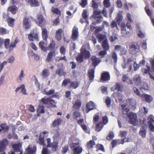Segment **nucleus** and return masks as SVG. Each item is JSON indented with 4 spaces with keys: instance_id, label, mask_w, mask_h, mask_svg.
I'll return each instance as SVG.
<instances>
[{
    "instance_id": "nucleus-1",
    "label": "nucleus",
    "mask_w": 154,
    "mask_h": 154,
    "mask_svg": "<svg viewBox=\"0 0 154 154\" xmlns=\"http://www.w3.org/2000/svg\"><path fill=\"white\" fill-rule=\"evenodd\" d=\"M125 107L126 106L125 105L123 104L122 105V107L123 109V114L127 115L129 119L130 122L133 125H135L137 122L136 114L130 111L128 108H125Z\"/></svg>"
},
{
    "instance_id": "nucleus-2",
    "label": "nucleus",
    "mask_w": 154,
    "mask_h": 154,
    "mask_svg": "<svg viewBox=\"0 0 154 154\" xmlns=\"http://www.w3.org/2000/svg\"><path fill=\"white\" fill-rule=\"evenodd\" d=\"M133 60L131 58L128 59L127 62H125V59H124L123 62L122 64V66L123 69H126V71L127 72H130L131 69Z\"/></svg>"
},
{
    "instance_id": "nucleus-3",
    "label": "nucleus",
    "mask_w": 154,
    "mask_h": 154,
    "mask_svg": "<svg viewBox=\"0 0 154 154\" xmlns=\"http://www.w3.org/2000/svg\"><path fill=\"white\" fill-rule=\"evenodd\" d=\"M22 144L19 143L14 144L13 147L14 150H11L8 152L9 154H22L23 150L22 149Z\"/></svg>"
},
{
    "instance_id": "nucleus-4",
    "label": "nucleus",
    "mask_w": 154,
    "mask_h": 154,
    "mask_svg": "<svg viewBox=\"0 0 154 154\" xmlns=\"http://www.w3.org/2000/svg\"><path fill=\"white\" fill-rule=\"evenodd\" d=\"M129 49L130 53L132 54H135L140 51L139 45L136 42L130 43Z\"/></svg>"
},
{
    "instance_id": "nucleus-5",
    "label": "nucleus",
    "mask_w": 154,
    "mask_h": 154,
    "mask_svg": "<svg viewBox=\"0 0 154 154\" xmlns=\"http://www.w3.org/2000/svg\"><path fill=\"white\" fill-rule=\"evenodd\" d=\"M47 145L46 147L51 148L52 152H55L57 151L58 148V142L55 141L54 140L53 143L51 142L50 138L47 139Z\"/></svg>"
},
{
    "instance_id": "nucleus-6",
    "label": "nucleus",
    "mask_w": 154,
    "mask_h": 154,
    "mask_svg": "<svg viewBox=\"0 0 154 154\" xmlns=\"http://www.w3.org/2000/svg\"><path fill=\"white\" fill-rule=\"evenodd\" d=\"M79 143H72L70 144V147L71 148H73V154H79L82 152V149L81 147L78 146Z\"/></svg>"
},
{
    "instance_id": "nucleus-7",
    "label": "nucleus",
    "mask_w": 154,
    "mask_h": 154,
    "mask_svg": "<svg viewBox=\"0 0 154 154\" xmlns=\"http://www.w3.org/2000/svg\"><path fill=\"white\" fill-rule=\"evenodd\" d=\"M147 123L149 128L151 131L154 132V117L152 115L148 116Z\"/></svg>"
},
{
    "instance_id": "nucleus-8",
    "label": "nucleus",
    "mask_w": 154,
    "mask_h": 154,
    "mask_svg": "<svg viewBox=\"0 0 154 154\" xmlns=\"http://www.w3.org/2000/svg\"><path fill=\"white\" fill-rule=\"evenodd\" d=\"M78 36L79 32L78 28L75 26L73 27L72 30L71 38L72 40L75 41L78 39Z\"/></svg>"
},
{
    "instance_id": "nucleus-9",
    "label": "nucleus",
    "mask_w": 154,
    "mask_h": 154,
    "mask_svg": "<svg viewBox=\"0 0 154 154\" xmlns=\"http://www.w3.org/2000/svg\"><path fill=\"white\" fill-rule=\"evenodd\" d=\"M45 22L46 21L42 15H39L38 16L36 23L39 26H43L45 24Z\"/></svg>"
},
{
    "instance_id": "nucleus-10",
    "label": "nucleus",
    "mask_w": 154,
    "mask_h": 154,
    "mask_svg": "<svg viewBox=\"0 0 154 154\" xmlns=\"http://www.w3.org/2000/svg\"><path fill=\"white\" fill-rule=\"evenodd\" d=\"M8 143V141L7 139H4L2 141H0V152H5L6 146Z\"/></svg>"
},
{
    "instance_id": "nucleus-11",
    "label": "nucleus",
    "mask_w": 154,
    "mask_h": 154,
    "mask_svg": "<svg viewBox=\"0 0 154 154\" xmlns=\"http://www.w3.org/2000/svg\"><path fill=\"white\" fill-rule=\"evenodd\" d=\"M80 51V54L82 55L83 57H85V58H88L90 57V54L89 51L87 50L84 47L82 46Z\"/></svg>"
},
{
    "instance_id": "nucleus-12",
    "label": "nucleus",
    "mask_w": 154,
    "mask_h": 154,
    "mask_svg": "<svg viewBox=\"0 0 154 154\" xmlns=\"http://www.w3.org/2000/svg\"><path fill=\"white\" fill-rule=\"evenodd\" d=\"M91 60L92 62V65L94 66V69L101 61V60L99 58H97L96 56H92L91 58Z\"/></svg>"
},
{
    "instance_id": "nucleus-13",
    "label": "nucleus",
    "mask_w": 154,
    "mask_h": 154,
    "mask_svg": "<svg viewBox=\"0 0 154 154\" xmlns=\"http://www.w3.org/2000/svg\"><path fill=\"white\" fill-rule=\"evenodd\" d=\"M28 38L30 41H33L34 39L36 41L38 42L39 41V38L37 33H35L34 31H32L30 33L29 35Z\"/></svg>"
},
{
    "instance_id": "nucleus-14",
    "label": "nucleus",
    "mask_w": 154,
    "mask_h": 154,
    "mask_svg": "<svg viewBox=\"0 0 154 154\" xmlns=\"http://www.w3.org/2000/svg\"><path fill=\"white\" fill-rule=\"evenodd\" d=\"M111 90L113 91L116 90L118 91H122L124 90V86L122 84L117 83L112 88Z\"/></svg>"
},
{
    "instance_id": "nucleus-15",
    "label": "nucleus",
    "mask_w": 154,
    "mask_h": 154,
    "mask_svg": "<svg viewBox=\"0 0 154 154\" xmlns=\"http://www.w3.org/2000/svg\"><path fill=\"white\" fill-rule=\"evenodd\" d=\"M52 133L54 134L53 138L54 141L58 142L61 139L60 133L57 130L54 129L52 131Z\"/></svg>"
},
{
    "instance_id": "nucleus-16",
    "label": "nucleus",
    "mask_w": 154,
    "mask_h": 154,
    "mask_svg": "<svg viewBox=\"0 0 154 154\" xmlns=\"http://www.w3.org/2000/svg\"><path fill=\"white\" fill-rule=\"evenodd\" d=\"M110 79V76L109 73L108 72H104L101 75V81H109Z\"/></svg>"
},
{
    "instance_id": "nucleus-17",
    "label": "nucleus",
    "mask_w": 154,
    "mask_h": 154,
    "mask_svg": "<svg viewBox=\"0 0 154 154\" xmlns=\"http://www.w3.org/2000/svg\"><path fill=\"white\" fill-rule=\"evenodd\" d=\"M36 150V146L35 145H30L26 149V150L27 151L29 154H35L34 152Z\"/></svg>"
},
{
    "instance_id": "nucleus-18",
    "label": "nucleus",
    "mask_w": 154,
    "mask_h": 154,
    "mask_svg": "<svg viewBox=\"0 0 154 154\" xmlns=\"http://www.w3.org/2000/svg\"><path fill=\"white\" fill-rule=\"evenodd\" d=\"M23 25L24 28L28 29L30 28L31 26V22L30 20L26 17H25L23 22Z\"/></svg>"
},
{
    "instance_id": "nucleus-19",
    "label": "nucleus",
    "mask_w": 154,
    "mask_h": 154,
    "mask_svg": "<svg viewBox=\"0 0 154 154\" xmlns=\"http://www.w3.org/2000/svg\"><path fill=\"white\" fill-rule=\"evenodd\" d=\"M73 111L75 110H78L81 105V102L79 100H77L75 102H73Z\"/></svg>"
},
{
    "instance_id": "nucleus-20",
    "label": "nucleus",
    "mask_w": 154,
    "mask_h": 154,
    "mask_svg": "<svg viewBox=\"0 0 154 154\" xmlns=\"http://www.w3.org/2000/svg\"><path fill=\"white\" fill-rule=\"evenodd\" d=\"M141 98L144 99L148 103L151 102L153 100V97L150 95L143 94L141 95Z\"/></svg>"
},
{
    "instance_id": "nucleus-21",
    "label": "nucleus",
    "mask_w": 154,
    "mask_h": 154,
    "mask_svg": "<svg viewBox=\"0 0 154 154\" xmlns=\"http://www.w3.org/2000/svg\"><path fill=\"white\" fill-rule=\"evenodd\" d=\"M86 106L87 108L86 109V112L88 113L90 111L93 109L95 108V105L92 101H91L87 104Z\"/></svg>"
},
{
    "instance_id": "nucleus-22",
    "label": "nucleus",
    "mask_w": 154,
    "mask_h": 154,
    "mask_svg": "<svg viewBox=\"0 0 154 154\" xmlns=\"http://www.w3.org/2000/svg\"><path fill=\"white\" fill-rule=\"evenodd\" d=\"M146 127L143 126L140 129L139 131V134L143 138H145L146 136Z\"/></svg>"
},
{
    "instance_id": "nucleus-23",
    "label": "nucleus",
    "mask_w": 154,
    "mask_h": 154,
    "mask_svg": "<svg viewBox=\"0 0 154 154\" xmlns=\"http://www.w3.org/2000/svg\"><path fill=\"white\" fill-rule=\"evenodd\" d=\"M63 30L61 29H59L56 32L55 37L58 41L61 40L62 38L61 33Z\"/></svg>"
},
{
    "instance_id": "nucleus-24",
    "label": "nucleus",
    "mask_w": 154,
    "mask_h": 154,
    "mask_svg": "<svg viewBox=\"0 0 154 154\" xmlns=\"http://www.w3.org/2000/svg\"><path fill=\"white\" fill-rule=\"evenodd\" d=\"M134 81L137 85H139L141 82V77L138 75H135L133 78Z\"/></svg>"
},
{
    "instance_id": "nucleus-25",
    "label": "nucleus",
    "mask_w": 154,
    "mask_h": 154,
    "mask_svg": "<svg viewBox=\"0 0 154 154\" xmlns=\"http://www.w3.org/2000/svg\"><path fill=\"white\" fill-rule=\"evenodd\" d=\"M94 69H91L89 70L88 75L90 81H92L93 80L94 76Z\"/></svg>"
},
{
    "instance_id": "nucleus-26",
    "label": "nucleus",
    "mask_w": 154,
    "mask_h": 154,
    "mask_svg": "<svg viewBox=\"0 0 154 154\" xmlns=\"http://www.w3.org/2000/svg\"><path fill=\"white\" fill-rule=\"evenodd\" d=\"M51 98H46L45 97L42 98L41 100L43 103L49 105L50 104V103H51Z\"/></svg>"
},
{
    "instance_id": "nucleus-27",
    "label": "nucleus",
    "mask_w": 154,
    "mask_h": 154,
    "mask_svg": "<svg viewBox=\"0 0 154 154\" xmlns=\"http://www.w3.org/2000/svg\"><path fill=\"white\" fill-rule=\"evenodd\" d=\"M102 45L104 50L107 51L109 49V46L107 39H106L105 40L103 41L102 43Z\"/></svg>"
},
{
    "instance_id": "nucleus-28",
    "label": "nucleus",
    "mask_w": 154,
    "mask_h": 154,
    "mask_svg": "<svg viewBox=\"0 0 154 154\" xmlns=\"http://www.w3.org/2000/svg\"><path fill=\"white\" fill-rule=\"evenodd\" d=\"M42 35L43 39L46 41L48 37L47 30L45 28H42Z\"/></svg>"
},
{
    "instance_id": "nucleus-29",
    "label": "nucleus",
    "mask_w": 154,
    "mask_h": 154,
    "mask_svg": "<svg viewBox=\"0 0 154 154\" xmlns=\"http://www.w3.org/2000/svg\"><path fill=\"white\" fill-rule=\"evenodd\" d=\"M54 53V51H51L48 53L45 59L46 61L50 62L51 61Z\"/></svg>"
},
{
    "instance_id": "nucleus-30",
    "label": "nucleus",
    "mask_w": 154,
    "mask_h": 154,
    "mask_svg": "<svg viewBox=\"0 0 154 154\" xmlns=\"http://www.w3.org/2000/svg\"><path fill=\"white\" fill-rule=\"evenodd\" d=\"M29 4L32 7H36L39 5V3L37 0H29Z\"/></svg>"
},
{
    "instance_id": "nucleus-31",
    "label": "nucleus",
    "mask_w": 154,
    "mask_h": 154,
    "mask_svg": "<svg viewBox=\"0 0 154 154\" xmlns=\"http://www.w3.org/2000/svg\"><path fill=\"white\" fill-rule=\"evenodd\" d=\"M61 122L62 120L60 119H58L55 120L52 124L51 127L54 128L57 126H58L61 124Z\"/></svg>"
},
{
    "instance_id": "nucleus-32",
    "label": "nucleus",
    "mask_w": 154,
    "mask_h": 154,
    "mask_svg": "<svg viewBox=\"0 0 154 154\" xmlns=\"http://www.w3.org/2000/svg\"><path fill=\"white\" fill-rule=\"evenodd\" d=\"M127 103L131 107H134L136 103V101L132 98L128 99L127 101Z\"/></svg>"
},
{
    "instance_id": "nucleus-33",
    "label": "nucleus",
    "mask_w": 154,
    "mask_h": 154,
    "mask_svg": "<svg viewBox=\"0 0 154 154\" xmlns=\"http://www.w3.org/2000/svg\"><path fill=\"white\" fill-rule=\"evenodd\" d=\"M104 125L102 122H100L97 124L95 130L97 132L100 131L103 128Z\"/></svg>"
},
{
    "instance_id": "nucleus-34",
    "label": "nucleus",
    "mask_w": 154,
    "mask_h": 154,
    "mask_svg": "<svg viewBox=\"0 0 154 154\" xmlns=\"http://www.w3.org/2000/svg\"><path fill=\"white\" fill-rule=\"evenodd\" d=\"M64 69L62 68H59L56 71V74L59 76L61 77L64 74Z\"/></svg>"
},
{
    "instance_id": "nucleus-35",
    "label": "nucleus",
    "mask_w": 154,
    "mask_h": 154,
    "mask_svg": "<svg viewBox=\"0 0 154 154\" xmlns=\"http://www.w3.org/2000/svg\"><path fill=\"white\" fill-rule=\"evenodd\" d=\"M123 16L122 15V12L119 11L117 17H116V21L118 24H119L122 20Z\"/></svg>"
},
{
    "instance_id": "nucleus-36",
    "label": "nucleus",
    "mask_w": 154,
    "mask_h": 154,
    "mask_svg": "<svg viewBox=\"0 0 154 154\" xmlns=\"http://www.w3.org/2000/svg\"><path fill=\"white\" fill-rule=\"evenodd\" d=\"M101 14V11L97 9H95L94 10L93 14L92 15V16L94 18H96L98 15H100Z\"/></svg>"
},
{
    "instance_id": "nucleus-37",
    "label": "nucleus",
    "mask_w": 154,
    "mask_h": 154,
    "mask_svg": "<svg viewBox=\"0 0 154 154\" xmlns=\"http://www.w3.org/2000/svg\"><path fill=\"white\" fill-rule=\"evenodd\" d=\"M0 128L2 130L4 131V133L8 132L9 127L6 123H3L0 125Z\"/></svg>"
},
{
    "instance_id": "nucleus-38",
    "label": "nucleus",
    "mask_w": 154,
    "mask_h": 154,
    "mask_svg": "<svg viewBox=\"0 0 154 154\" xmlns=\"http://www.w3.org/2000/svg\"><path fill=\"white\" fill-rule=\"evenodd\" d=\"M103 17L102 15H98L96 18H94L96 20L95 22H93L92 23L94 25L101 23L102 22L101 19H103Z\"/></svg>"
},
{
    "instance_id": "nucleus-39",
    "label": "nucleus",
    "mask_w": 154,
    "mask_h": 154,
    "mask_svg": "<svg viewBox=\"0 0 154 154\" xmlns=\"http://www.w3.org/2000/svg\"><path fill=\"white\" fill-rule=\"evenodd\" d=\"M8 10L11 11L12 14H15L17 10V8L16 6L13 5L11 6L8 8Z\"/></svg>"
},
{
    "instance_id": "nucleus-40",
    "label": "nucleus",
    "mask_w": 154,
    "mask_h": 154,
    "mask_svg": "<svg viewBox=\"0 0 154 154\" xmlns=\"http://www.w3.org/2000/svg\"><path fill=\"white\" fill-rule=\"evenodd\" d=\"M97 37L99 39V42H100L105 40L106 38V35H105L101 34V33H98L97 35Z\"/></svg>"
},
{
    "instance_id": "nucleus-41",
    "label": "nucleus",
    "mask_w": 154,
    "mask_h": 154,
    "mask_svg": "<svg viewBox=\"0 0 154 154\" xmlns=\"http://www.w3.org/2000/svg\"><path fill=\"white\" fill-rule=\"evenodd\" d=\"M42 75L44 78H46L50 75L48 70L47 69H45L43 70Z\"/></svg>"
},
{
    "instance_id": "nucleus-42",
    "label": "nucleus",
    "mask_w": 154,
    "mask_h": 154,
    "mask_svg": "<svg viewBox=\"0 0 154 154\" xmlns=\"http://www.w3.org/2000/svg\"><path fill=\"white\" fill-rule=\"evenodd\" d=\"M37 142L40 145L42 146H46V144L44 142V137L40 136L39 137L38 140Z\"/></svg>"
},
{
    "instance_id": "nucleus-43",
    "label": "nucleus",
    "mask_w": 154,
    "mask_h": 154,
    "mask_svg": "<svg viewBox=\"0 0 154 154\" xmlns=\"http://www.w3.org/2000/svg\"><path fill=\"white\" fill-rule=\"evenodd\" d=\"M74 119H76L77 118H80L81 116V113L78 111H75L72 113Z\"/></svg>"
},
{
    "instance_id": "nucleus-44",
    "label": "nucleus",
    "mask_w": 154,
    "mask_h": 154,
    "mask_svg": "<svg viewBox=\"0 0 154 154\" xmlns=\"http://www.w3.org/2000/svg\"><path fill=\"white\" fill-rule=\"evenodd\" d=\"M47 147H43L42 152V154H50L51 152Z\"/></svg>"
},
{
    "instance_id": "nucleus-45",
    "label": "nucleus",
    "mask_w": 154,
    "mask_h": 154,
    "mask_svg": "<svg viewBox=\"0 0 154 154\" xmlns=\"http://www.w3.org/2000/svg\"><path fill=\"white\" fill-rule=\"evenodd\" d=\"M95 144V142L94 141L91 140L87 144V148L88 149L92 148L93 147V146H94Z\"/></svg>"
},
{
    "instance_id": "nucleus-46",
    "label": "nucleus",
    "mask_w": 154,
    "mask_h": 154,
    "mask_svg": "<svg viewBox=\"0 0 154 154\" xmlns=\"http://www.w3.org/2000/svg\"><path fill=\"white\" fill-rule=\"evenodd\" d=\"M112 57L114 63L116 64L117 61V56L115 52H113L112 53Z\"/></svg>"
},
{
    "instance_id": "nucleus-47",
    "label": "nucleus",
    "mask_w": 154,
    "mask_h": 154,
    "mask_svg": "<svg viewBox=\"0 0 154 154\" xmlns=\"http://www.w3.org/2000/svg\"><path fill=\"white\" fill-rule=\"evenodd\" d=\"M103 4L104 7L105 8H108L111 5L109 0H104L103 2Z\"/></svg>"
},
{
    "instance_id": "nucleus-48",
    "label": "nucleus",
    "mask_w": 154,
    "mask_h": 154,
    "mask_svg": "<svg viewBox=\"0 0 154 154\" xmlns=\"http://www.w3.org/2000/svg\"><path fill=\"white\" fill-rule=\"evenodd\" d=\"M88 16V12L86 10L84 9L83 10V12L82 14V17L86 20Z\"/></svg>"
},
{
    "instance_id": "nucleus-49",
    "label": "nucleus",
    "mask_w": 154,
    "mask_h": 154,
    "mask_svg": "<svg viewBox=\"0 0 154 154\" xmlns=\"http://www.w3.org/2000/svg\"><path fill=\"white\" fill-rule=\"evenodd\" d=\"M14 19L12 18L9 17L8 18L7 20L9 25L11 26H12L14 25Z\"/></svg>"
},
{
    "instance_id": "nucleus-50",
    "label": "nucleus",
    "mask_w": 154,
    "mask_h": 154,
    "mask_svg": "<svg viewBox=\"0 0 154 154\" xmlns=\"http://www.w3.org/2000/svg\"><path fill=\"white\" fill-rule=\"evenodd\" d=\"M70 86V87L75 89L78 87V84L76 81H73L71 83Z\"/></svg>"
},
{
    "instance_id": "nucleus-51",
    "label": "nucleus",
    "mask_w": 154,
    "mask_h": 154,
    "mask_svg": "<svg viewBox=\"0 0 154 154\" xmlns=\"http://www.w3.org/2000/svg\"><path fill=\"white\" fill-rule=\"evenodd\" d=\"M54 92V89L50 90L49 91L47 92L45 90L43 91V93L44 94L47 95H51L53 94Z\"/></svg>"
},
{
    "instance_id": "nucleus-52",
    "label": "nucleus",
    "mask_w": 154,
    "mask_h": 154,
    "mask_svg": "<svg viewBox=\"0 0 154 154\" xmlns=\"http://www.w3.org/2000/svg\"><path fill=\"white\" fill-rule=\"evenodd\" d=\"M76 60L79 62H82L84 60L83 57L80 54L76 58Z\"/></svg>"
},
{
    "instance_id": "nucleus-53",
    "label": "nucleus",
    "mask_w": 154,
    "mask_h": 154,
    "mask_svg": "<svg viewBox=\"0 0 154 154\" xmlns=\"http://www.w3.org/2000/svg\"><path fill=\"white\" fill-rule=\"evenodd\" d=\"M107 54V51L105 50H103L100 51L98 55L100 56L101 58H103L104 56Z\"/></svg>"
},
{
    "instance_id": "nucleus-54",
    "label": "nucleus",
    "mask_w": 154,
    "mask_h": 154,
    "mask_svg": "<svg viewBox=\"0 0 154 154\" xmlns=\"http://www.w3.org/2000/svg\"><path fill=\"white\" fill-rule=\"evenodd\" d=\"M101 13L103 14L104 17L106 18L108 17V13L106 8L105 7L103 8V9L101 12Z\"/></svg>"
},
{
    "instance_id": "nucleus-55",
    "label": "nucleus",
    "mask_w": 154,
    "mask_h": 154,
    "mask_svg": "<svg viewBox=\"0 0 154 154\" xmlns=\"http://www.w3.org/2000/svg\"><path fill=\"white\" fill-rule=\"evenodd\" d=\"M24 71L23 70H22L17 79V81L19 82L21 80L22 78L24 76Z\"/></svg>"
},
{
    "instance_id": "nucleus-56",
    "label": "nucleus",
    "mask_w": 154,
    "mask_h": 154,
    "mask_svg": "<svg viewBox=\"0 0 154 154\" xmlns=\"http://www.w3.org/2000/svg\"><path fill=\"white\" fill-rule=\"evenodd\" d=\"M146 67L147 69H145L144 71V73L147 74L149 73L150 72H151L152 70H153L151 68H150V66L149 65H146Z\"/></svg>"
},
{
    "instance_id": "nucleus-57",
    "label": "nucleus",
    "mask_w": 154,
    "mask_h": 154,
    "mask_svg": "<svg viewBox=\"0 0 154 154\" xmlns=\"http://www.w3.org/2000/svg\"><path fill=\"white\" fill-rule=\"evenodd\" d=\"M114 137V134L112 132L110 131L109 134L107 136L106 138L108 140H111Z\"/></svg>"
},
{
    "instance_id": "nucleus-58",
    "label": "nucleus",
    "mask_w": 154,
    "mask_h": 154,
    "mask_svg": "<svg viewBox=\"0 0 154 154\" xmlns=\"http://www.w3.org/2000/svg\"><path fill=\"white\" fill-rule=\"evenodd\" d=\"M119 139H116L112 140V145L113 148L115 147L117 144H119Z\"/></svg>"
},
{
    "instance_id": "nucleus-59",
    "label": "nucleus",
    "mask_w": 154,
    "mask_h": 154,
    "mask_svg": "<svg viewBox=\"0 0 154 154\" xmlns=\"http://www.w3.org/2000/svg\"><path fill=\"white\" fill-rule=\"evenodd\" d=\"M70 79H65L62 82V85L64 86H66L67 84L70 82Z\"/></svg>"
},
{
    "instance_id": "nucleus-60",
    "label": "nucleus",
    "mask_w": 154,
    "mask_h": 154,
    "mask_svg": "<svg viewBox=\"0 0 154 154\" xmlns=\"http://www.w3.org/2000/svg\"><path fill=\"white\" fill-rule=\"evenodd\" d=\"M133 90L137 95L141 97V95H142L140 94V91L136 87H134L133 88Z\"/></svg>"
},
{
    "instance_id": "nucleus-61",
    "label": "nucleus",
    "mask_w": 154,
    "mask_h": 154,
    "mask_svg": "<svg viewBox=\"0 0 154 154\" xmlns=\"http://www.w3.org/2000/svg\"><path fill=\"white\" fill-rule=\"evenodd\" d=\"M10 40L9 39H6L4 41L5 46L6 48L8 49L9 47Z\"/></svg>"
},
{
    "instance_id": "nucleus-62",
    "label": "nucleus",
    "mask_w": 154,
    "mask_h": 154,
    "mask_svg": "<svg viewBox=\"0 0 154 154\" xmlns=\"http://www.w3.org/2000/svg\"><path fill=\"white\" fill-rule=\"evenodd\" d=\"M91 7L94 8L95 9L98 7V5L97 3L95 2L94 0H92L91 2Z\"/></svg>"
},
{
    "instance_id": "nucleus-63",
    "label": "nucleus",
    "mask_w": 154,
    "mask_h": 154,
    "mask_svg": "<svg viewBox=\"0 0 154 154\" xmlns=\"http://www.w3.org/2000/svg\"><path fill=\"white\" fill-rule=\"evenodd\" d=\"M38 111L40 113H44L45 111L44 109V107L40 105L38 109Z\"/></svg>"
},
{
    "instance_id": "nucleus-64",
    "label": "nucleus",
    "mask_w": 154,
    "mask_h": 154,
    "mask_svg": "<svg viewBox=\"0 0 154 154\" xmlns=\"http://www.w3.org/2000/svg\"><path fill=\"white\" fill-rule=\"evenodd\" d=\"M149 75L150 79L154 81V70H152L149 73Z\"/></svg>"
}]
</instances>
